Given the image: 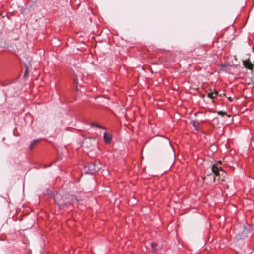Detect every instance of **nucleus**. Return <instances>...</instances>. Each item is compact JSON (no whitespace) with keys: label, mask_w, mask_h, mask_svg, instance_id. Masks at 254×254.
Masks as SVG:
<instances>
[{"label":"nucleus","mask_w":254,"mask_h":254,"mask_svg":"<svg viewBox=\"0 0 254 254\" xmlns=\"http://www.w3.org/2000/svg\"><path fill=\"white\" fill-rule=\"evenodd\" d=\"M211 172L214 174L216 177H218L217 180L218 182L224 181L226 175V173L221 168L216 165H213L211 168Z\"/></svg>","instance_id":"f257e3e1"},{"label":"nucleus","mask_w":254,"mask_h":254,"mask_svg":"<svg viewBox=\"0 0 254 254\" xmlns=\"http://www.w3.org/2000/svg\"><path fill=\"white\" fill-rule=\"evenodd\" d=\"M249 227V226L248 223L244 224L243 231L236 235L235 238L237 240H239L249 236H252L254 233V231L252 229H250Z\"/></svg>","instance_id":"f03ea898"},{"label":"nucleus","mask_w":254,"mask_h":254,"mask_svg":"<svg viewBox=\"0 0 254 254\" xmlns=\"http://www.w3.org/2000/svg\"><path fill=\"white\" fill-rule=\"evenodd\" d=\"M85 174H93L100 169V165L95 164L94 162L87 163L84 166Z\"/></svg>","instance_id":"7ed1b4c3"},{"label":"nucleus","mask_w":254,"mask_h":254,"mask_svg":"<svg viewBox=\"0 0 254 254\" xmlns=\"http://www.w3.org/2000/svg\"><path fill=\"white\" fill-rule=\"evenodd\" d=\"M54 199L60 209H62L64 206L69 203V201L65 200L61 195L57 193L54 195Z\"/></svg>","instance_id":"20e7f679"},{"label":"nucleus","mask_w":254,"mask_h":254,"mask_svg":"<svg viewBox=\"0 0 254 254\" xmlns=\"http://www.w3.org/2000/svg\"><path fill=\"white\" fill-rule=\"evenodd\" d=\"M203 179L207 183H212L215 182L216 180V176L214 174H212L208 172L207 175L203 177Z\"/></svg>","instance_id":"39448f33"},{"label":"nucleus","mask_w":254,"mask_h":254,"mask_svg":"<svg viewBox=\"0 0 254 254\" xmlns=\"http://www.w3.org/2000/svg\"><path fill=\"white\" fill-rule=\"evenodd\" d=\"M104 141L107 143H109L111 142L112 139V135L111 134L105 132L103 135Z\"/></svg>","instance_id":"423d86ee"},{"label":"nucleus","mask_w":254,"mask_h":254,"mask_svg":"<svg viewBox=\"0 0 254 254\" xmlns=\"http://www.w3.org/2000/svg\"><path fill=\"white\" fill-rule=\"evenodd\" d=\"M151 251L154 252H157L160 249V247L158 246V244L156 242H153L151 244Z\"/></svg>","instance_id":"0eeeda50"},{"label":"nucleus","mask_w":254,"mask_h":254,"mask_svg":"<svg viewBox=\"0 0 254 254\" xmlns=\"http://www.w3.org/2000/svg\"><path fill=\"white\" fill-rule=\"evenodd\" d=\"M243 64L245 66V67L249 69H252L253 68V65L252 64L250 63L249 61H244L243 62Z\"/></svg>","instance_id":"6e6552de"},{"label":"nucleus","mask_w":254,"mask_h":254,"mask_svg":"<svg viewBox=\"0 0 254 254\" xmlns=\"http://www.w3.org/2000/svg\"><path fill=\"white\" fill-rule=\"evenodd\" d=\"M218 95V92L217 91H215L214 92H209L207 96L209 98L211 99H214Z\"/></svg>","instance_id":"1a4fd4ad"},{"label":"nucleus","mask_w":254,"mask_h":254,"mask_svg":"<svg viewBox=\"0 0 254 254\" xmlns=\"http://www.w3.org/2000/svg\"><path fill=\"white\" fill-rule=\"evenodd\" d=\"M91 125L92 127H98L99 128H101V129H104V130L106 129V128L104 127H103V126H101V125H99V124H97L96 123H94V122L92 123L91 124Z\"/></svg>","instance_id":"9d476101"},{"label":"nucleus","mask_w":254,"mask_h":254,"mask_svg":"<svg viewBox=\"0 0 254 254\" xmlns=\"http://www.w3.org/2000/svg\"><path fill=\"white\" fill-rule=\"evenodd\" d=\"M192 124L196 130L198 129L199 123L195 120L192 121Z\"/></svg>","instance_id":"9b49d317"},{"label":"nucleus","mask_w":254,"mask_h":254,"mask_svg":"<svg viewBox=\"0 0 254 254\" xmlns=\"http://www.w3.org/2000/svg\"><path fill=\"white\" fill-rule=\"evenodd\" d=\"M38 142V140H33L30 144V147L32 148Z\"/></svg>","instance_id":"f8f14e48"},{"label":"nucleus","mask_w":254,"mask_h":254,"mask_svg":"<svg viewBox=\"0 0 254 254\" xmlns=\"http://www.w3.org/2000/svg\"><path fill=\"white\" fill-rule=\"evenodd\" d=\"M218 114L219 115H220L223 116L224 115H225V114H226V113L223 112V111H219V112H218Z\"/></svg>","instance_id":"ddd939ff"},{"label":"nucleus","mask_w":254,"mask_h":254,"mask_svg":"<svg viewBox=\"0 0 254 254\" xmlns=\"http://www.w3.org/2000/svg\"><path fill=\"white\" fill-rule=\"evenodd\" d=\"M211 147L212 149L214 150H216L217 149V146L215 145H212Z\"/></svg>","instance_id":"4468645a"},{"label":"nucleus","mask_w":254,"mask_h":254,"mask_svg":"<svg viewBox=\"0 0 254 254\" xmlns=\"http://www.w3.org/2000/svg\"><path fill=\"white\" fill-rule=\"evenodd\" d=\"M169 143H170V148H171V150L172 151V153H173V155H175V152H174V149H173V147H172V145L170 144V142H169Z\"/></svg>","instance_id":"2eb2a0df"},{"label":"nucleus","mask_w":254,"mask_h":254,"mask_svg":"<svg viewBox=\"0 0 254 254\" xmlns=\"http://www.w3.org/2000/svg\"><path fill=\"white\" fill-rule=\"evenodd\" d=\"M28 70L26 69V70L25 72L24 76L25 77L28 74Z\"/></svg>","instance_id":"dca6fc26"},{"label":"nucleus","mask_w":254,"mask_h":254,"mask_svg":"<svg viewBox=\"0 0 254 254\" xmlns=\"http://www.w3.org/2000/svg\"><path fill=\"white\" fill-rule=\"evenodd\" d=\"M222 67H225V65H223V64H222Z\"/></svg>","instance_id":"f3484780"}]
</instances>
